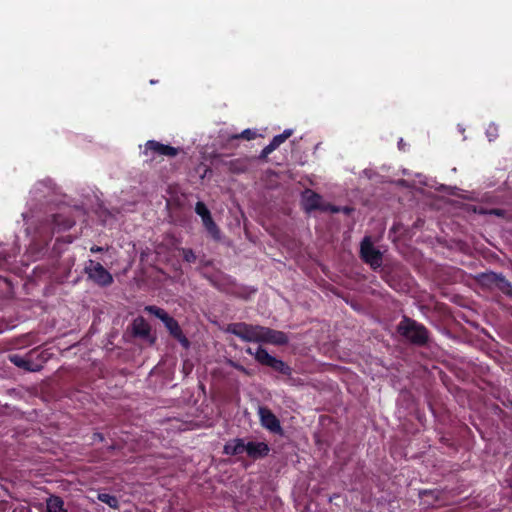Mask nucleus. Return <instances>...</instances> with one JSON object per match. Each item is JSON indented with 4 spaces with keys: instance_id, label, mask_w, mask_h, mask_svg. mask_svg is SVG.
I'll return each mask as SVG.
<instances>
[{
    "instance_id": "nucleus-1",
    "label": "nucleus",
    "mask_w": 512,
    "mask_h": 512,
    "mask_svg": "<svg viewBox=\"0 0 512 512\" xmlns=\"http://www.w3.org/2000/svg\"><path fill=\"white\" fill-rule=\"evenodd\" d=\"M397 333L406 341L417 347H424L429 342V330L416 320L404 315L396 327Z\"/></svg>"
},
{
    "instance_id": "nucleus-2",
    "label": "nucleus",
    "mask_w": 512,
    "mask_h": 512,
    "mask_svg": "<svg viewBox=\"0 0 512 512\" xmlns=\"http://www.w3.org/2000/svg\"><path fill=\"white\" fill-rule=\"evenodd\" d=\"M145 311L160 319L164 323L166 329L169 331V334L184 348L189 347L190 342L188 338L183 334L178 321L170 316L164 309L155 305H149L145 307Z\"/></svg>"
},
{
    "instance_id": "nucleus-3",
    "label": "nucleus",
    "mask_w": 512,
    "mask_h": 512,
    "mask_svg": "<svg viewBox=\"0 0 512 512\" xmlns=\"http://www.w3.org/2000/svg\"><path fill=\"white\" fill-rule=\"evenodd\" d=\"M245 352L254 356L260 365L269 367L275 372L289 377L293 373V369L286 362L270 355L262 346H259L255 351L251 347H247Z\"/></svg>"
},
{
    "instance_id": "nucleus-4",
    "label": "nucleus",
    "mask_w": 512,
    "mask_h": 512,
    "mask_svg": "<svg viewBox=\"0 0 512 512\" xmlns=\"http://www.w3.org/2000/svg\"><path fill=\"white\" fill-rule=\"evenodd\" d=\"M227 331L243 341L260 343L262 326L239 322L229 324Z\"/></svg>"
},
{
    "instance_id": "nucleus-5",
    "label": "nucleus",
    "mask_w": 512,
    "mask_h": 512,
    "mask_svg": "<svg viewBox=\"0 0 512 512\" xmlns=\"http://www.w3.org/2000/svg\"><path fill=\"white\" fill-rule=\"evenodd\" d=\"M85 273L88 278L101 287L109 286L113 283L111 273L103 267L102 264L94 260H89L85 266Z\"/></svg>"
},
{
    "instance_id": "nucleus-6",
    "label": "nucleus",
    "mask_w": 512,
    "mask_h": 512,
    "mask_svg": "<svg viewBox=\"0 0 512 512\" xmlns=\"http://www.w3.org/2000/svg\"><path fill=\"white\" fill-rule=\"evenodd\" d=\"M360 257L372 269L382 265V253L376 249L369 236H365L360 244Z\"/></svg>"
},
{
    "instance_id": "nucleus-7",
    "label": "nucleus",
    "mask_w": 512,
    "mask_h": 512,
    "mask_svg": "<svg viewBox=\"0 0 512 512\" xmlns=\"http://www.w3.org/2000/svg\"><path fill=\"white\" fill-rule=\"evenodd\" d=\"M258 416L260 419L261 425L274 434H283V429L280 424V420L276 417V415L271 411L270 408L266 406L258 407Z\"/></svg>"
},
{
    "instance_id": "nucleus-8",
    "label": "nucleus",
    "mask_w": 512,
    "mask_h": 512,
    "mask_svg": "<svg viewBox=\"0 0 512 512\" xmlns=\"http://www.w3.org/2000/svg\"><path fill=\"white\" fill-rule=\"evenodd\" d=\"M195 212L202 219L203 225L207 232L215 239H220V230L214 222L211 213L204 202L198 201L195 205Z\"/></svg>"
},
{
    "instance_id": "nucleus-9",
    "label": "nucleus",
    "mask_w": 512,
    "mask_h": 512,
    "mask_svg": "<svg viewBox=\"0 0 512 512\" xmlns=\"http://www.w3.org/2000/svg\"><path fill=\"white\" fill-rule=\"evenodd\" d=\"M289 338L286 333L262 326L260 343L283 346L288 344Z\"/></svg>"
},
{
    "instance_id": "nucleus-10",
    "label": "nucleus",
    "mask_w": 512,
    "mask_h": 512,
    "mask_svg": "<svg viewBox=\"0 0 512 512\" xmlns=\"http://www.w3.org/2000/svg\"><path fill=\"white\" fill-rule=\"evenodd\" d=\"M145 148H146L145 153H147L148 151H151L154 154L166 156V157H175L179 154V151H180L179 148H176V147H173L170 145H166V144H162L155 140L147 141L145 144Z\"/></svg>"
},
{
    "instance_id": "nucleus-11",
    "label": "nucleus",
    "mask_w": 512,
    "mask_h": 512,
    "mask_svg": "<svg viewBox=\"0 0 512 512\" xmlns=\"http://www.w3.org/2000/svg\"><path fill=\"white\" fill-rule=\"evenodd\" d=\"M75 224V221L64 214H54L51 217V225L53 233H60L63 231H67L72 228Z\"/></svg>"
},
{
    "instance_id": "nucleus-12",
    "label": "nucleus",
    "mask_w": 512,
    "mask_h": 512,
    "mask_svg": "<svg viewBox=\"0 0 512 512\" xmlns=\"http://www.w3.org/2000/svg\"><path fill=\"white\" fill-rule=\"evenodd\" d=\"M321 200L322 197L318 193L310 189L305 190V192L303 193L304 210L308 213L315 210H324L321 207Z\"/></svg>"
},
{
    "instance_id": "nucleus-13",
    "label": "nucleus",
    "mask_w": 512,
    "mask_h": 512,
    "mask_svg": "<svg viewBox=\"0 0 512 512\" xmlns=\"http://www.w3.org/2000/svg\"><path fill=\"white\" fill-rule=\"evenodd\" d=\"M8 359L15 366L25 370V371H38L40 369V365L34 363L30 357L22 356L17 353L9 354Z\"/></svg>"
},
{
    "instance_id": "nucleus-14",
    "label": "nucleus",
    "mask_w": 512,
    "mask_h": 512,
    "mask_svg": "<svg viewBox=\"0 0 512 512\" xmlns=\"http://www.w3.org/2000/svg\"><path fill=\"white\" fill-rule=\"evenodd\" d=\"M501 273L488 271L477 275V282L484 288L496 289Z\"/></svg>"
},
{
    "instance_id": "nucleus-15",
    "label": "nucleus",
    "mask_w": 512,
    "mask_h": 512,
    "mask_svg": "<svg viewBox=\"0 0 512 512\" xmlns=\"http://www.w3.org/2000/svg\"><path fill=\"white\" fill-rule=\"evenodd\" d=\"M150 326L147 321L139 316L133 320L132 323V332L133 335L140 338H147L150 335Z\"/></svg>"
},
{
    "instance_id": "nucleus-16",
    "label": "nucleus",
    "mask_w": 512,
    "mask_h": 512,
    "mask_svg": "<svg viewBox=\"0 0 512 512\" xmlns=\"http://www.w3.org/2000/svg\"><path fill=\"white\" fill-rule=\"evenodd\" d=\"M46 512H68L64 501L58 496H50L46 500Z\"/></svg>"
},
{
    "instance_id": "nucleus-17",
    "label": "nucleus",
    "mask_w": 512,
    "mask_h": 512,
    "mask_svg": "<svg viewBox=\"0 0 512 512\" xmlns=\"http://www.w3.org/2000/svg\"><path fill=\"white\" fill-rule=\"evenodd\" d=\"M496 289L512 299V283L502 274L499 278Z\"/></svg>"
},
{
    "instance_id": "nucleus-18",
    "label": "nucleus",
    "mask_w": 512,
    "mask_h": 512,
    "mask_svg": "<svg viewBox=\"0 0 512 512\" xmlns=\"http://www.w3.org/2000/svg\"><path fill=\"white\" fill-rule=\"evenodd\" d=\"M98 500L107 504L109 507L117 509L119 506L118 499L107 493H99L97 496Z\"/></svg>"
},
{
    "instance_id": "nucleus-19",
    "label": "nucleus",
    "mask_w": 512,
    "mask_h": 512,
    "mask_svg": "<svg viewBox=\"0 0 512 512\" xmlns=\"http://www.w3.org/2000/svg\"><path fill=\"white\" fill-rule=\"evenodd\" d=\"M293 131L291 129H286L283 131V133L276 135L273 137V139L270 141V143L275 146L277 149L282 143H284L291 135Z\"/></svg>"
},
{
    "instance_id": "nucleus-20",
    "label": "nucleus",
    "mask_w": 512,
    "mask_h": 512,
    "mask_svg": "<svg viewBox=\"0 0 512 512\" xmlns=\"http://www.w3.org/2000/svg\"><path fill=\"white\" fill-rule=\"evenodd\" d=\"M223 448H231V447L226 444V445H224ZM232 448H248V449H251V448H269V447L265 443L254 444L252 442H249L247 445H245L242 440H238L237 444L234 445Z\"/></svg>"
},
{
    "instance_id": "nucleus-21",
    "label": "nucleus",
    "mask_w": 512,
    "mask_h": 512,
    "mask_svg": "<svg viewBox=\"0 0 512 512\" xmlns=\"http://www.w3.org/2000/svg\"><path fill=\"white\" fill-rule=\"evenodd\" d=\"M180 251L185 262L195 263L197 257L191 248H182Z\"/></svg>"
},
{
    "instance_id": "nucleus-22",
    "label": "nucleus",
    "mask_w": 512,
    "mask_h": 512,
    "mask_svg": "<svg viewBox=\"0 0 512 512\" xmlns=\"http://www.w3.org/2000/svg\"><path fill=\"white\" fill-rule=\"evenodd\" d=\"M256 137V132L251 129H245L240 134H236L232 136V139H245V140H253Z\"/></svg>"
},
{
    "instance_id": "nucleus-23",
    "label": "nucleus",
    "mask_w": 512,
    "mask_h": 512,
    "mask_svg": "<svg viewBox=\"0 0 512 512\" xmlns=\"http://www.w3.org/2000/svg\"><path fill=\"white\" fill-rule=\"evenodd\" d=\"M9 508L10 512H31L30 507L22 503L11 504Z\"/></svg>"
},
{
    "instance_id": "nucleus-24",
    "label": "nucleus",
    "mask_w": 512,
    "mask_h": 512,
    "mask_svg": "<svg viewBox=\"0 0 512 512\" xmlns=\"http://www.w3.org/2000/svg\"><path fill=\"white\" fill-rule=\"evenodd\" d=\"M231 366L236 369L237 371L241 372L242 374L244 375H247V376H252L253 375V372L250 371L249 369H247L246 367H244L243 365L239 364V363H236V362H232L231 363Z\"/></svg>"
},
{
    "instance_id": "nucleus-25",
    "label": "nucleus",
    "mask_w": 512,
    "mask_h": 512,
    "mask_svg": "<svg viewBox=\"0 0 512 512\" xmlns=\"http://www.w3.org/2000/svg\"><path fill=\"white\" fill-rule=\"evenodd\" d=\"M274 150H276L275 146H273L271 143H269L267 146L263 148L261 151V157H267L270 153H272Z\"/></svg>"
},
{
    "instance_id": "nucleus-26",
    "label": "nucleus",
    "mask_w": 512,
    "mask_h": 512,
    "mask_svg": "<svg viewBox=\"0 0 512 512\" xmlns=\"http://www.w3.org/2000/svg\"><path fill=\"white\" fill-rule=\"evenodd\" d=\"M264 450H256V449H253V450H247L248 452V455L252 458H259V457H263L266 455V453H263Z\"/></svg>"
},
{
    "instance_id": "nucleus-27",
    "label": "nucleus",
    "mask_w": 512,
    "mask_h": 512,
    "mask_svg": "<svg viewBox=\"0 0 512 512\" xmlns=\"http://www.w3.org/2000/svg\"><path fill=\"white\" fill-rule=\"evenodd\" d=\"M93 437H95V439H96V444L100 443V442H102L104 440V436H103L102 433L96 432V433L93 434Z\"/></svg>"
},
{
    "instance_id": "nucleus-28",
    "label": "nucleus",
    "mask_w": 512,
    "mask_h": 512,
    "mask_svg": "<svg viewBox=\"0 0 512 512\" xmlns=\"http://www.w3.org/2000/svg\"><path fill=\"white\" fill-rule=\"evenodd\" d=\"M90 251H91L92 253H100V252H103V251H104V249H103V247H100V246H96V245H94V246H92V247L90 248Z\"/></svg>"
},
{
    "instance_id": "nucleus-29",
    "label": "nucleus",
    "mask_w": 512,
    "mask_h": 512,
    "mask_svg": "<svg viewBox=\"0 0 512 512\" xmlns=\"http://www.w3.org/2000/svg\"><path fill=\"white\" fill-rule=\"evenodd\" d=\"M492 213H493V214H495V215H497V216H500V215L502 214V210H500V209H494V210L492 211Z\"/></svg>"
},
{
    "instance_id": "nucleus-30",
    "label": "nucleus",
    "mask_w": 512,
    "mask_h": 512,
    "mask_svg": "<svg viewBox=\"0 0 512 512\" xmlns=\"http://www.w3.org/2000/svg\"><path fill=\"white\" fill-rule=\"evenodd\" d=\"M236 451H237L236 449H233V450H225V452H226L227 454H232V455H234Z\"/></svg>"
},
{
    "instance_id": "nucleus-31",
    "label": "nucleus",
    "mask_w": 512,
    "mask_h": 512,
    "mask_svg": "<svg viewBox=\"0 0 512 512\" xmlns=\"http://www.w3.org/2000/svg\"><path fill=\"white\" fill-rule=\"evenodd\" d=\"M5 261H6V260H5V258H3V257H1V256H0V266H1Z\"/></svg>"
},
{
    "instance_id": "nucleus-32",
    "label": "nucleus",
    "mask_w": 512,
    "mask_h": 512,
    "mask_svg": "<svg viewBox=\"0 0 512 512\" xmlns=\"http://www.w3.org/2000/svg\"><path fill=\"white\" fill-rule=\"evenodd\" d=\"M7 506H8V504L3 503V504H1V505H0V508H1V507H3V509H4V508H6Z\"/></svg>"
},
{
    "instance_id": "nucleus-33",
    "label": "nucleus",
    "mask_w": 512,
    "mask_h": 512,
    "mask_svg": "<svg viewBox=\"0 0 512 512\" xmlns=\"http://www.w3.org/2000/svg\"><path fill=\"white\" fill-rule=\"evenodd\" d=\"M107 448L113 449V448H115V446L112 444V445H109Z\"/></svg>"
}]
</instances>
